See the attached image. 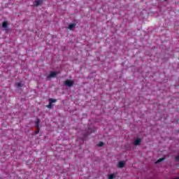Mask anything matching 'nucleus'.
Masks as SVG:
<instances>
[{
  "instance_id": "18",
  "label": "nucleus",
  "mask_w": 179,
  "mask_h": 179,
  "mask_svg": "<svg viewBox=\"0 0 179 179\" xmlns=\"http://www.w3.org/2000/svg\"><path fill=\"white\" fill-rule=\"evenodd\" d=\"M164 1H167V0H164Z\"/></svg>"
},
{
  "instance_id": "5",
  "label": "nucleus",
  "mask_w": 179,
  "mask_h": 179,
  "mask_svg": "<svg viewBox=\"0 0 179 179\" xmlns=\"http://www.w3.org/2000/svg\"><path fill=\"white\" fill-rule=\"evenodd\" d=\"M41 3H43V0L35 1L34 6H39V5H41Z\"/></svg>"
},
{
  "instance_id": "17",
  "label": "nucleus",
  "mask_w": 179,
  "mask_h": 179,
  "mask_svg": "<svg viewBox=\"0 0 179 179\" xmlns=\"http://www.w3.org/2000/svg\"><path fill=\"white\" fill-rule=\"evenodd\" d=\"M176 162H179V155L175 157Z\"/></svg>"
},
{
  "instance_id": "12",
  "label": "nucleus",
  "mask_w": 179,
  "mask_h": 179,
  "mask_svg": "<svg viewBox=\"0 0 179 179\" xmlns=\"http://www.w3.org/2000/svg\"><path fill=\"white\" fill-rule=\"evenodd\" d=\"M88 132H90V134H93V132H96V129H93L92 130H90V129H89Z\"/></svg>"
},
{
  "instance_id": "14",
  "label": "nucleus",
  "mask_w": 179,
  "mask_h": 179,
  "mask_svg": "<svg viewBox=\"0 0 179 179\" xmlns=\"http://www.w3.org/2000/svg\"><path fill=\"white\" fill-rule=\"evenodd\" d=\"M16 86H17V87H22V85L20 83H17Z\"/></svg>"
},
{
  "instance_id": "15",
  "label": "nucleus",
  "mask_w": 179,
  "mask_h": 179,
  "mask_svg": "<svg viewBox=\"0 0 179 179\" xmlns=\"http://www.w3.org/2000/svg\"><path fill=\"white\" fill-rule=\"evenodd\" d=\"M98 146H99L100 148H101V146H104V143L103 142H99V143L98 144Z\"/></svg>"
},
{
  "instance_id": "3",
  "label": "nucleus",
  "mask_w": 179,
  "mask_h": 179,
  "mask_svg": "<svg viewBox=\"0 0 179 179\" xmlns=\"http://www.w3.org/2000/svg\"><path fill=\"white\" fill-rule=\"evenodd\" d=\"M141 142H142V138H137L134 141V145L135 146H138V145H141Z\"/></svg>"
},
{
  "instance_id": "11",
  "label": "nucleus",
  "mask_w": 179,
  "mask_h": 179,
  "mask_svg": "<svg viewBox=\"0 0 179 179\" xmlns=\"http://www.w3.org/2000/svg\"><path fill=\"white\" fill-rule=\"evenodd\" d=\"M47 108H52V103L49 102V104L46 106Z\"/></svg>"
},
{
  "instance_id": "1",
  "label": "nucleus",
  "mask_w": 179,
  "mask_h": 179,
  "mask_svg": "<svg viewBox=\"0 0 179 179\" xmlns=\"http://www.w3.org/2000/svg\"><path fill=\"white\" fill-rule=\"evenodd\" d=\"M74 83H75V82L73 80H66L64 81L65 86H68L69 87H72V86H73Z\"/></svg>"
},
{
  "instance_id": "4",
  "label": "nucleus",
  "mask_w": 179,
  "mask_h": 179,
  "mask_svg": "<svg viewBox=\"0 0 179 179\" xmlns=\"http://www.w3.org/2000/svg\"><path fill=\"white\" fill-rule=\"evenodd\" d=\"M124 166H125V162L124 161L119 162L117 165V167H119V169H122Z\"/></svg>"
},
{
  "instance_id": "7",
  "label": "nucleus",
  "mask_w": 179,
  "mask_h": 179,
  "mask_svg": "<svg viewBox=\"0 0 179 179\" xmlns=\"http://www.w3.org/2000/svg\"><path fill=\"white\" fill-rule=\"evenodd\" d=\"M36 128H40V119H36L35 122Z\"/></svg>"
},
{
  "instance_id": "16",
  "label": "nucleus",
  "mask_w": 179,
  "mask_h": 179,
  "mask_svg": "<svg viewBox=\"0 0 179 179\" xmlns=\"http://www.w3.org/2000/svg\"><path fill=\"white\" fill-rule=\"evenodd\" d=\"M108 179H114V174H110L108 176Z\"/></svg>"
},
{
  "instance_id": "13",
  "label": "nucleus",
  "mask_w": 179,
  "mask_h": 179,
  "mask_svg": "<svg viewBox=\"0 0 179 179\" xmlns=\"http://www.w3.org/2000/svg\"><path fill=\"white\" fill-rule=\"evenodd\" d=\"M40 133V128H36V131H35V135H38Z\"/></svg>"
},
{
  "instance_id": "6",
  "label": "nucleus",
  "mask_w": 179,
  "mask_h": 179,
  "mask_svg": "<svg viewBox=\"0 0 179 179\" xmlns=\"http://www.w3.org/2000/svg\"><path fill=\"white\" fill-rule=\"evenodd\" d=\"M75 27H76V24L72 23V24H70L69 25L68 29H69V30H73V29H75Z\"/></svg>"
},
{
  "instance_id": "9",
  "label": "nucleus",
  "mask_w": 179,
  "mask_h": 179,
  "mask_svg": "<svg viewBox=\"0 0 179 179\" xmlns=\"http://www.w3.org/2000/svg\"><path fill=\"white\" fill-rule=\"evenodd\" d=\"M2 27H3L4 29H6V27H8V22L4 21V22L2 23Z\"/></svg>"
},
{
  "instance_id": "8",
  "label": "nucleus",
  "mask_w": 179,
  "mask_h": 179,
  "mask_svg": "<svg viewBox=\"0 0 179 179\" xmlns=\"http://www.w3.org/2000/svg\"><path fill=\"white\" fill-rule=\"evenodd\" d=\"M49 103H50V104H52L53 103H57V99H54L52 98H50L49 99Z\"/></svg>"
},
{
  "instance_id": "2",
  "label": "nucleus",
  "mask_w": 179,
  "mask_h": 179,
  "mask_svg": "<svg viewBox=\"0 0 179 179\" xmlns=\"http://www.w3.org/2000/svg\"><path fill=\"white\" fill-rule=\"evenodd\" d=\"M51 78H57V72L51 71L50 75L48 76V79H51Z\"/></svg>"
},
{
  "instance_id": "10",
  "label": "nucleus",
  "mask_w": 179,
  "mask_h": 179,
  "mask_svg": "<svg viewBox=\"0 0 179 179\" xmlns=\"http://www.w3.org/2000/svg\"><path fill=\"white\" fill-rule=\"evenodd\" d=\"M163 160H164V158H160V159H159L155 162V164H157L160 163L161 162H163Z\"/></svg>"
}]
</instances>
